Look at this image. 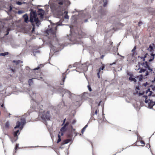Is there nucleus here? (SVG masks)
<instances>
[{
    "label": "nucleus",
    "instance_id": "423d86ee",
    "mask_svg": "<svg viewBox=\"0 0 155 155\" xmlns=\"http://www.w3.org/2000/svg\"><path fill=\"white\" fill-rule=\"evenodd\" d=\"M60 46L61 47H60V48H58V51L59 50L60 51L61 49H63V45L62 44H56L54 46L53 45H51V46H50V47H51V49H52V50H53L54 51H55V52H56V51L57 50L56 49V46ZM58 48H59V47H58Z\"/></svg>",
    "mask_w": 155,
    "mask_h": 155
},
{
    "label": "nucleus",
    "instance_id": "cd10ccee",
    "mask_svg": "<svg viewBox=\"0 0 155 155\" xmlns=\"http://www.w3.org/2000/svg\"><path fill=\"white\" fill-rule=\"evenodd\" d=\"M146 69H143V68H140V71H139V73H142V72H144L146 71Z\"/></svg>",
    "mask_w": 155,
    "mask_h": 155
},
{
    "label": "nucleus",
    "instance_id": "13d9d810",
    "mask_svg": "<svg viewBox=\"0 0 155 155\" xmlns=\"http://www.w3.org/2000/svg\"><path fill=\"white\" fill-rule=\"evenodd\" d=\"M145 62H143V63H142L141 64V65L142 66H144V67H145Z\"/></svg>",
    "mask_w": 155,
    "mask_h": 155
},
{
    "label": "nucleus",
    "instance_id": "774afa93",
    "mask_svg": "<svg viewBox=\"0 0 155 155\" xmlns=\"http://www.w3.org/2000/svg\"><path fill=\"white\" fill-rule=\"evenodd\" d=\"M116 62H113L112 63H111V64H110V65H112L113 64H116Z\"/></svg>",
    "mask_w": 155,
    "mask_h": 155
},
{
    "label": "nucleus",
    "instance_id": "dca6fc26",
    "mask_svg": "<svg viewBox=\"0 0 155 155\" xmlns=\"http://www.w3.org/2000/svg\"><path fill=\"white\" fill-rule=\"evenodd\" d=\"M50 8L51 10H56V9L54 5L53 4H51L50 6Z\"/></svg>",
    "mask_w": 155,
    "mask_h": 155
},
{
    "label": "nucleus",
    "instance_id": "338daca9",
    "mask_svg": "<svg viewBox=\"0 0 155 155\" xmlns=\"http://www.w3.org/2000/svg\"><path fill=\"white\" fill-rule=\"evenodd\" d=\"M149 101V100H148L147 99H145V103H148Z\"/></svg>",
    "mask_w": 155,
    "mask_h": 155
},
{
    "label": "nucleus",
    "instance_id": "680f3d73",
    "mask_svg": "<svg viewBox=\"0 0 155 155\" xmlns=\"http://www.w3.org/2000/svg\"><path fill=\"white\" fill-rule=\"evenodd\" d=\"M117 55L120 56L121 57H122L123 58H124V56H122V55H120L118 53L117 54Z\"/></svg>",
    "mask_w": 155,
    "mask_h": 155
},
{
    "label": "nucleus",
    "instance_id": "f8f14e48",
    "mask_svg": "<svg viewBox=\"0 0 155 155\" xmlns=\"http://www.w3.org/2000/svg\"><path fill=\"white\" fill-rule=\"evenodd\" d=\"M151 55L152 56L150 59L148 60L149 62L152 61L154 58V56H155V54H153L152 51H150Z\"/></svg>",
    "mask_w": 155,
    "mask_h": 155
},
{
    "label": "nucleus",
    "instance_id": "7c9ffc66",
    "mask_svg": "<svg viewBox=\"0 0 155 155\" xmlns=\"http://www.w3.org/2000/svg\"><path fill=\"white\" fill-rule=\"evenodd\" d=\"M143 78V77L142 75V74L140 75V78H139V80L140 81H141L142 80Z\"/></svg>",
    "mask_w": 155,
    "mask_h": 155
},
{
    "label": "nucleus",
    "instance_id": "e2e57ef3",
    "mask_svg": "<svg viewBox=\"0 0 155 155\" xmlns=\"http://www.w3.org/2000/svg\"><path fill=\"white\" fill-rule=\"evenodd\" d=\"M147 84H148V83L147 82H146L143 85L145 87H146Z\"/></svg>",
    "mask_w": 155,
    "mask_h": 155
},
{
    "label": "nucleus",
    "instance_id": "20e7f679",
    "mask_svg": "<svg viewBox=\"0 0 155 155\" xmlns=\"http://www.w3.org/2000/svg\"><path fill=\"white\" fill-rule=\"evenodd\" d=\"M56 25L55 26H53L52 28L50 29H47L46 31V33L48 35L52 34L53 35H55L56 31L57 29L58 26H60L62 25L61 23L57 22L56 23Z\"/></svg>",
    "mask_w": 155,
    "mask_h": 155
},
{
    "label": "nucleus",
    "instance_id": "603ef678",
    "mask_svg": "<svg viewBox=\"0 0 155 155\" xmlns=\"http://www.w3.org/2000/svg\"><path fill=\"white\" fill-rule=\"evenodd\" d=\"M76 122V120H73L72 121V124L73 125Z\"/></svg>",
    "mask_w": 155,
    "mask_h": 155
},
{
    "label": "nucleus",
    "instance_id": "58836bf2",
    "mask_svg": "<svg viewBox=\"0 0 155 155\" xmlns=\"http://www.w3.org/2000/svg\"><path fill=\"white\" fill-rule=\"evenodd\" d=\"M100 71H98L97 73V77H98V78H100Z\"/></svg>",
    "mask_w": 155,
    "mask_h": 155
},
{
    "label": "nucleus",
    "instance_id": "a18cd8bd",
    "mask_svg": "<svg viewBox=\"0 0 155 155\" xmlns=\"http://www.w3.org/2000/svg\"><path fill=\"white\" fill-rule=\"evenodd\" d=\"M19 144L18 143H16L15 146V150H16L18 147Z\"/></svg>",
    "mask_w": 155,
    "mask_h": 155
},
{
    "label": "nucleus",
    "instance_id": "f03ea898",
    "mask_svg": "<svg viewBox=\"0 0 155 155\" xmlns=\"http://www.w3.org/2000/svg\"><path fill=\"white\" fill-rule=\"evenodd\" d=\"M50 89L53 92H59L62 94L64 93L62 95V97H63L64 94H66L69 97L71 94V92L68 90L62 88L61 86H57L54 87H50Z\"/></svg>",
    "mask_w": 155,
    "mask_h": 155
},
{
    "label": "nucleus",
    "instance_id": "e433bc0d",
    "mask_svg": "<svg viewBox=\"0 0 155 155\" xmlns=\"http://www.w3.org/2000/svg\"><path fill=\"white\" fill-rule=\"evenodd\" d=\"M87 87L89 91H92V89L90 86L88 85L87 86Z\"/></svg>",
    "mask_w": 155,
    "mask_h": 155
},
{
    "label": "nucleus",
    "instance_id": "de8ad7c7",
    "mask_svg": "<svg viewBox=\"0 0 155 155\" xmlns=\"http://www.w3.org/2000/svg\"><path fill=\"white\" fill-rule=\"evenodd\" d=\"M149 92H150V93L148 95V96H151L152 94L153 93V92L151 91H150Z\"/></svg>",
    "mask_w": 155,
    "mask_h": 155
},
{
    "label": "nucleus",
    "instance_id": "c85d7f7f",
    "mask_svg": "<svg viewBox=\"0 0 155 155\" xmlns=\"http://www.w3.org/2000/svg\"><path fill=\"white\" fill-rule=\"evenodd\" d=\"M71 139H68L65 140H64V144H67L70 141Z\"/></svg>",
    "mask_w": 155,
    "mask_h": 155
},
{
    "label": "nucleus",
    "instance_id": "393cba45",
    "mask_svg": "<svg viewBox=\"0 0 155 155\" xmlns=\"http://www.w3.org/2000/svg\"><path fill=\"white\" fill-rule=\"evenodd\" d=\"M150 49V51H152L153 52L154 51L153 48L152 46L151 45H150L149 46V48L148 49V50H149V49Z\"/></svg>",
    "mask_w": 155,
    "mask_h": 155
},
{
    "label": "nucleus",
    "instance_id": "09e8293b",
    "mask_svg": "<svg viewBox=\"0 0 155 155\" xmlns=\"http://www.w3.org/2000/svg\"><path fill=\"white\" fill-rule=\"evenodd\" d=\"M148 70H149L150 72H151V73H154V72H152V71H153V69L152 68H150L149 69H148Z\"/></svg>",
    "mask_w": 155,
    "mask_h": 155
},
{
    "label": "nucleus",
    "instance_id": "69168bd1",
    "mask_svg": "<svg viewBox=\"0 0 155 155\" xmlns=\"http://www.w3.org/2000/svg\"><path fill=\"white\" fill-rule=\"evenodd\" d=\"M143 97H145V98L146 99H147V97H148L147 96V95H143Z\"/></svg>",
    "mask_w": 155,
    "mask_h": 155
},
{
    "label": "nucleus",
    "instance_id": "6ab92c4d",
    "mask_svg": "<svg viewBox=\"0 0 155 155\" xmlns=\"http://www.w3.org/2000/svg\"><path fill=\"white\" fill-rule=\"evenodd\" d=\"M33 79V78L32 79H30L28 80V83L29 84V85L30 86L33 84V81H32V79Z\"/></svg>",
    "mask_w": 155,
    "mask_h": 155
},
{
    "label": "nucleus",
    "instance_id": "b1692460",
    "mask_svg": "<svg viewBox=\"0 0 155 155\" xmlns=\"http://www.w3.org/2000/svg\"><path fill=\"white\" fill-rule=\"evenodd\" d=\"M8 52H6L5 53H1L0 54V56H5V55H8Z\"/></svg>",
    "mask_w": 155,
    "mask_h": 155
},
{
    "label": "nucleus",
    "instance_id": "f257e3e1",
    "mask_svg": "<svg viewBox=\"0 0 155 155\" xmlns=\"http://www.w3.org/2000/svg\"><path fill=\"white\" fill-rule=\"evenodd\" d=\"M29 11H30L29 21L31 23L33 26H35L34 23L35 22L36 26L39 27L41 24V21L37 17L36 11L32 9H30Z\"/></svg>",
    "mask_w": 155,
    "mask_h": 155
},
{
    "label": "nucleus",
    "instance_id": "a19ab883",
    "mask_svg": "<svg viewBox=\"0 0 155 155\" xmlns=\"http://www.w3.org/2000/svg\"><path fill=\"white\" fill-rule=\"evenodd\" d=\"M140 58L141 59H143V61H145V58H146L145 57V56H144V57H140Z\"/></svg>",
    "mask_w": 155,
    "mask_h": 155
},
{
    "label": "nucleus",
    "instance_id": "ddd939ff",
    "mask_svg": "<svg viewBox=\"0 0 155 155\" xmlns=\"http://www.w3.org/2000/svg\"><path fill=\"white\" fill-rule=\"evenodd\" d=\"M23 17L24 18L25 22L28 23V21H29V20L28 21L29 18L27 14H25Z\"/></svg>",
    "mask_w": 155,
    "mask_h": 155
},
{
    "label": "nucleus",
    "instance_id": "4be33fe9",
    "mask_svg": "<svg viewBox=\"0 0 155 155\" xmlns=\"http://www.w3.org/2000/svg\"><path fill=\"white\" fill-rule=\"evenodd\" d=\"M103 6L105 7L107 5L108 0H103Z\"/></svg>",
    "mask_w": 155,
    "mask_h": 155
},
{
    "label": "nucleus",
    "instance_id": "bb28decb",
    "mask_svg": "<svg viewBox=\"0 0 155 155\" xmlns=\"http://www.w3.org/2000/svg\"><path fill=\"white\" fill-rule=\"evenodd\" d=\"M16 138L15 139V137L14 138L13 140L11 139V141L12 143H13L14 142H15L17 141V140L18 139V137H16Z\"/></svg>",
    "mask_w": 155,
    "mask_h": 155
},
{
    "label": "nucleus",
    "instance_id": "37998d69",
    "mask_svg": "<svg viewBox=\"0 0 155 155\" xmlns=\"http://www.w3.org/2000/svg\"><path fill=\"white\" fill-rule=\"evenodd\" d=\"M117 25H121V26H124V25L121 23L118 22L117 23Z\"/></svg>",
    "mask_w": 155,
    "mask_h": 155
},
{
    "label": "nucleus",
    "instance_id": "5fc2aeb1",
    "mask_svg": "<svg viewBox=\"0 0 155 155\" xmlns=\"http://www.w3.org/2000/svg\"><path fill=\"white\" fill-rule=\"evenodd\" d=\"M33 26V27L32 28V30L31 31V32L32 33H33V32L35 31V28L34 27L35 26V25L34 26Z\"/></svg>",
    "mask_w": 155,
    "mask_h": 155
},
{
    "label": "nucleus",
    "instance_id": "bf43d9fd",
    "mask_svg": "<svg viewBox=\"0 0 155 155\" xmlns=\"http://www.w3.org/2000/svg\"><path fill=\"white\" fill-rule=\"evenodd\" d=\"M149 74V72L148 71H146V73L145 75V76H147Z\"/></svg>",
    "mask_w": 155,
    "mask_h": 155
},
{
    "label": "nucleus",
    "instance_id": "8fccbe9b",
    "mask_svg": "<svg viewBox=\"0 0 155 155\" xmlns=\"http://www.w3.org/2000/svg\"><path fill=\"white\" fill-rule=\"evenodd\" d=\"M61 141V138H58L57 141V143H58L59 142H60Z\"/></svg>",
    "mask_w": 155,
    "mask_h": 155
},
{
    "label": "nucleus",
    "instance_id": "473e14b6",
    "mask_svg": "<svg viewBox=\"0 0 155 155\" xmlns=\"http://www.w3.org/2000/svg\"><path fill=\"white\" fill-rule=\"evenodd\" d=\"M21 125V122L19 121H17L16 122V125L18 127H19Z\"/></svg>",
    "mask_w": 155,
    "mask_h": 155
},
{
    "label": "nucleus",
    "instance_id": "0e129e2a",
    "mask_svg": "<svg viewBox=\"0 0 155 155\" xmlns=\"http://www.w3.org/2000/svg\"><path fill=\"white\" fill-rule=\"evenodd\" d=\"M102 102L101 101H99V102L98 103V106H100L101 104V103Z\"/></svg>",
    "mask_w": 155,
    "mask_h": 155
},
{
    "label": "nucleus",
    "instance_id": "a878e982",
    "mask_svg": "<svg viewBox=\"0 0 155 155\" xmlns=\"http://www.w3.org/2000/svg\"><path fill=\"white\" fill-rule=\"evenodd\" d=\"M87 126H88V125L87 124L83 128V129H82V130H81V133L82 134L84 132L86 128L87 127Z\"/></svg>",
    "mask_w": 155,
    "mask_h": 155
},
{
    "label": "nucleus",
    "instance_id": "49530a36",
    "mask_svg": "<svg viewBox=\"0 0 155 155\" xmlns=\"http://www.w3.org/2000/svg\"><path fill=\"white\" fill-rule=\"evenodd\" d=\"M143 24V23L141 21H140L138 23V25L139 26H140Z\"/></svg>",
    "mask_w": 155,
    "mask_h": 155
},
{
    "label": "nucleus",
    "instance_id": "f3484780",
    "mask_svg": "<svg viewBox=\"0 0 155 155\" xmlns=\"http://www.w3.org/2000/svg\"><path fill=\"white\" fill-rule=\"evenodd\" d=\"M64 2V0H58L57 2L58 5H62L63 4Z\"/></svg>",
    "mask_w": 155,
    "mask_h": 155
},
{
    "label": "nucleus",
    "instance_id": "4468645a",
    "mask_svg": "<svg viewBox=\"0 0 155 155\" xmlns=\"http://www.w3.org/2000/svg\"><path fill=\"white\" fill-rule=\"evenodd\" d=\"M130 77L129 78V80L131 81H134V82H137V80L134 78H133L132 77L133 76V74H130L129 75Z\"/></svg>",
    "mask_w": 155,
    "mask_h": 155
},
{
    "label": "nucleus",
    "instance_id": "864d4df0",
    "mask_svg": "<svg viewBox=\"0 0 155 155\" xmlns=\"http://www.w3.org/2000/svg\"><path fill=\"white\" fill-rule=\"evenodd\" d=\"M99 12L101 14V15H104V13H102V10H101L99 11Z\"/></svg>",
    "mask_w": 155,
    "mask_h": 155
},
{
    "label": "nucleus",
    "instance_id": "c03bdc74",
    "mask_svg": "<svg viewBox=\"0 0 155 155\" xmlns=\"http://www.w3.org/2000/svg\"><path fill=\"white\" fill-rule=\"evenodd\" d=\"M145 68H146V67H147L148 66V65H149L148 64V62L147 61L145 62Z\"/></svg>",
    "mask_w": 155,
    "mask_h": 155
},
{
    "label": "nucleus",
    "instance_id": "c756f323",
    "mask_svg": "<svg viewBox=\"0 0 155 155\" xmlns=\"http://www.w3.org/2000/svg\"><path fill=\"white\" fill-rule=\"evenodd\" d=\"M105 68V66H104V65H103L101 67V68H99L98 70V71H99L100 72V71H101V70H103L104 69V68Z\"/></svg>",
    "mask_w": 155,
    "mask_h": 155
},
{
    "label": "nucleus",
    "instance_id": "aec40b11",
    "mask_svg": "<svg viewBox=\"0 0 155 155\" xmlns=\"http://www.w3.org/2000/svg\"><path fill=\"white\" fill-rule=\"evenodd\" d=\"M9 123L8 121H7L6 122L5 124V127L6 128L8 129L9 128Z\"/></svg>",
    "mask_w": 155,
    "mask_h": 155
},
{
    "label": "nucleus",
    "instance_id": "2f4dec72",
    "mask_svg": "<svg viewBox=\"0 0 155 155\" xmlns=\"http://www.w3.org/2000/svg\"><path fill=\"white\" fill-rule=\"evenodd\" d=\"M45 7L46 8V10L47 12L49 11V6L48 5H45Z\"/></svg>",
    "mask_w": 155,
    "mask_h": 155
},
{
    "label": "nucleus",
    "instance_id": "ea45409f",
    "mask_svg": "<svg viewBox=\"0 0 155 155\" xmlns=\"http://www.w3.org/2000/svg\"><path fill=\"white\" fill-rule=\"evenodd\" d=\"M69 123L68 122H67L65 124H64V126L65 127H66L69 125Z\"/></svg>",
    "mask_w": 155,
    "mask_h": 155
},
{
    "label": "nucleus",
    "instance_id": "a211bd4d",
    "mask_svg": "<svg viewBox=\"0 0 155 155\" xmlns=\"http://www.w3.org/2000/svg\"><path fill=\"white\" fill-rule=\"evenodd\" d=\"M65 15L64 18L66 19H69V16L68 15V12L66 11H65L64 12Z\"/></svg>",
    "mask_w": 155,
    "mask_h": 155
},
{
    "label": "nucleus",
    "instance_id": "4d7b16f0",
    "mask_svg": "<svg viewBox=\"0 0 155 155\" xmlns=\"http://www.w3.org/2000/svg\"><path fill=\"white\" fill-rule=\"evenodd\" d=\"M65 77H64V78H63V79H63V84H61V83H60V85H62V84H64V80H65Z\"/></svg>",
    "mask_w": 155,
    "mask_h": 155
},
{
    "label": "nucleus",
    "instance_id": "5701e85b",
    "mask_svg": "<svg viewBox=\"0 0 155 155\" xmlns=\"http://www.w3.org/2000/svg\"><path fill=\"white\" fill-rule=\"evenodd\" d=\"M67 130V128L66 127L64 126H63L60 129V131L61 132H64L66 131Z\"/></svg>",
    "mask_w": 155,
    "mask_h": 155
},
{
    "label": "nucleus",
    "instance_id": "6e6552de",
    "mask_svg": "<svg viewBox=\"0 0 155 155\" xmlns=\"http://www.w3.org/2000/svg\"><path fill=\"white\" fill-rule=\"evenodd\" d=\"M90 65V64L89 63L88 64L87 62L84 63V64H82L81 66V69H82L84 71H87L88 70V66Z\"/></svg>",
    "mask_w": 155,
    "mask_h": 155
},
{
    "label": "nucleus",
    "instance_id": "052dcab7",
    "mask_svg": "<svg viewBox=\"0 0 155 155\" xmlns=\"http://www.w3.org/2000/svg\"><path fill=\"white\" fill-rule=\"evenodd\" d=\"M152 89L153 91H155V86L152 87Z\"/></svg>",
    "mask_w": 155,
    "mask_h": 155
},
{
    "label": "nucleus",
    "instance_id": "f704fd0d",
    "mask_svg": "<svg viewBox=\"0 0 155 155\" xmlns=\"http://www.w3.org/2000/svg\"><path fill=\"white\" fill-rule=\"evenodd\" d=\"M83 94H82L78 96V97L80 98L79 100H81L83 98Z\"/></svg>",
    "mask_w": 155,
    "mask_h": 155
},
{
    "label": "nucleus",
    "instance_id": "79ce46f5",
    "mask_svg": "<svg viewBox=\"0 0 155 155\" xmlns=\"http://www.w3.org/2000/svg\"><path fill=\"white\" fill-rule=\"evenodd\" d=\"M23 13V12L22 10H19L18 11V13L19 14H20Z\"/></svg>",
    "mask_w": 155,
    "mask_h": 155
},
{
    "label": "nucleus",
    "instance_id": "6e6d98bb",
    "mask_svg": "<svg viewBox=\"0 0 155 155\" xmlns=\"http://www.w3.org/2000/svg\"><path fill=\"white\" fill-rule=\"evenodd\" d=\"M144 92H142V93H140V92H139V94L140 95H143V94H144Z\"/></svg>",
    "mask_w": 155,
    "mask_h": 155
},
{
    "label": "nucleus",
    "instance_id": "2eb2a0df",
    "mask_svg": "<svg viewBox=\"0 0 155 155\" xmlns=\"http://www.w3.org/2000/svg\"><path fill=\"white\" fill-rule=\"evenodd\" d=\"M13 62L15 63L16 65H17L18 64H19L20 63H23V61H21L19 60H18L17 61L14 60L13 61Z\"/></svg>",
    "mask_w": 155,
    "mask_h": 155
},
{
    "label": "nucleus",
    "instance_id": "7ed1b4c3",
    "mask_svg": "<svg viewBox=\"0 0 155 155\" xmlns=\"http://www.w3.org/2000/svg\"><path fill=\"white\" fill-rule=\"evenodd\" d=\"M29 92L30 96L32 98L31 101V107L35 110L36 109L39 110V109L38 107L39 106V104H38L36 101H34V97L35 95L34 93L30 91H29Z\"/></svg>",
    "mask_w": 155,
    "mask_h": 155
},
{
    "label": "nucleus",
    "instance_id": "4c0bfd02",
    "mask_svg": "<svg viewBox=\"0 0 155 155\" xmlns=\"http://www.w3.org/2000/svg\"><path fill=\"white\" fill-rule=\"evenodd\" d=\"M40 67H39V66H38L37 68H35L33 69V70L34 71H35L36 70H38L39 69H40Z\"/></svg>",
    "mask_w": 155,
    "mask_h": 155
},
{
    "label": "nucleus",
    "instance_id": "72a5a7b5",
    "mask_svg": "<svg viewBox=\"0 0 155 155\" xmlns=\"http://www.w3.org/2000/svg\"><path fill=\"white\" fill-rule=\"evenodd\" d=\"M135 50L133 49L131 50V52H132V56H133L135 54V52H134Z\"/></svg>",
    "mask_w": 155,
    "mask_h": 155
},
{
    "label": "nucleus",
    "instance_id": "39448f33",
    "mask_svg": "<svg viewBox=\"0 0 155 155\" xmlns=\"http://www.w3.org/2000/svg\"><path fill=\"white\" fill-rule=\"evenodd\" d=\"M42 119L45 120H50V114L49 111H47L46 113H45L43 114L41 116Z\"/></svg>",
    "mask_w": 155,
    "mask_h": 155
},
{
    "label": "nucleus",
    "instance_id": "0eeeda50",
    "mask_svg": "<svg viewBox=\"0 0 155 155\" xmlns=\"http://www.w3.org/2000/svg\"><path fill=\"white\" fill-rule=\"evenodd\" d=\"M38 13L37 15H40V18L41 20L43 19L44 18V16L45 15V12L42 8H38V11H37Z\"/></svg>",
    "mask_w": 155,
    "mask_h": 155
},
{
    "label": "nucleus",
    "instance_id": "c9c22d12",
    "mask_svg": "<svg viewBox=\"0 0 155 155\" xmlns=\"http://www.w3.org/2000/svg\"><path fill=\"white\" fill-rule=\"evenodd\" d=\"M16 4L18 5H21L22 4V3L19 1L16 2Z\"/></svg>",
    "mask_w": 155,
    "mask_h": 155
},
{
    "label": "nucleus",
    "instance_id": "9d476101",
    "mask_svg": "<svg viewBox=\"0 0 155 155\" xmlns=\"http://www.w3.org/2000/svg\"><path fill=\"white\" fill-rule=\"evenodd\" d=\"M28 114H26L24 115V116L22 117L21 119V123L22 125V127H21L22 129L23 127V125H24L26 123V119L25 117H24L25 115H28Z\"/></svg>",
    "mask_w": 155,
    "mask_h": 155
},
{
    "label": "nucleus",
    "instance_id": "1a4fd4ad",
    "mask_svg": "<svg viewBox=\"0 0 155 155\" xmlns=\"http://www.w3.org/2000/svg\"><path fill=\"white\" fill-rule=\"evenodd\" d=\"M119 10L121 13H124L126 11L127 7L123 5H119Z\"/></svg>",
    "mask_w": 155,
    "mask_h": 155
},
{
    "label": "nucleus",
    "instance_id": "412c9836",
    "mask_svg": "<svg viewBox=\"0 0 155 155\" xmlns=\"http://www.w3.org/2000/svg\"><path fill=\"white\" fill-rule=\"evenodd\" d=\"M19 132V130H17L16 131H15L13 133V135H14V137H18L17 134Z\"/></svg>",
    "mask_w": 155,
    "mask_h": 155
},
{
    "label": "nucleus",
    "instance_id": "9b49d317",
    "mask_svg": "<svg viewBox=\"0 0 155 155\" xmlns=\"http://www.w3.org/2000/svg\"><path fill=\"white\" fill-rule=\"evenodd\" d=\"M150 102L148 103V107L150 109L152 108L153 106L154 105V102L152 100L149 99Z\"/></svg>",
    "mask_w": 155,
    "mask_h": 155
},
{
    "label": "nucleus",
    "instance_id": "3c124183",
    "mask_svg": "<svg viewBox=\"0 0 155 155\" xmlns=\"http://www.w3.org/2000/svg\"><path fill=\"white\" fill-rule=\"evenodd\" d=\"M150 89L149 88H148L147 89L146 91V93L147 94L149 92H150Z\"/></svg>",
    "mask_w": 155,
    "mask_h": 155
}]
</instances>
